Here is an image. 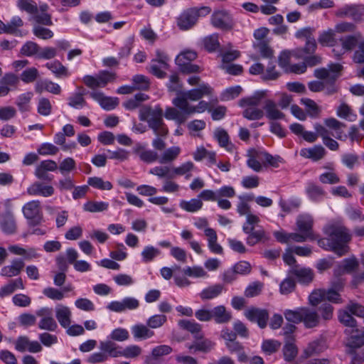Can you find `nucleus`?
<instances>
[{"label": "nucleus", "instance_id": "2f4dec72", "mask_svg": "<svg viewBox=\"0 0 364 364\" xmlns=\"http://www.w3.org/2000/svg\"><path fill=\"white\" fill-rule=\"evenodd\" d=\"M186 346L191 353L196 351L208 353L213 348L214 343L208 339H203V338L196 339L192 344H188Z\"/></svg>", "mask_w": 364, "mask_h": 364}, {"label": "nucleus", "instance_id": "774afa93", "mask_svg": "<svg viewBox=\"0 0 364 364\" xmlns=\"http://www.w3.org/2000/svg\"><path fill=\"white\" fill-rule=\"evenodd\" d=\"M38 70L37 68L32 67L24 70L19 77L25 83H31L34 82L38 77Z\"/></svg>", "mask_w": 364, "mask_h": 364}, {"label": "nucleus", "instance_id": "338daca9", "mask_svg": "<svg viewBox=\"0 0 364 364\" xmlns=\"http://www.w3.org/2000/svg\"><path fill=\"white\" fill-rule=\"evenodd\" d=\"M83 92H76L68 98V105L75 108L80 109L87 106V102L83 97Z\"/></svg>", "mask_w": 364, "mask_h": 364}, {"label": "nucleus", "instance_id": "dca6fc26", "mask_svg": "<svg viewBox=\"0 0 364 364\" xmlns=\"http://www.w3.org/2000/svg\"><path fill=\"white\" fill-rule=\"evenodd\" d=\"M245 317L252 322H257L261 328L267 326L269 313L266 309L252 307L245 312Z\"/></svg>", "mask_w": 364, "mask_h": 364}, {"label": "nucleus", "instance_id": "de8ad7c7", "mask_svg": "<svg viewBox=\"0 0 364 364\" xmlns=\"http://www.w3.org/2000/svg\"><path fill=\"white\" fill-rule=\"evenodd\" d=\"M180 207L187 212L194 213L202 208L203 202L199 197L192 198L190 200H181Z\"/></svg>", "mask_w": 364, "mask_h": 364}, {"label": "nucleus", "instance_id": "2eb2a0df", "mask_svg": "<svg viewBox=\"0 0 364 364\" xmlns=\"http://www.w3.org/2000/svg\"><path fill=\"white\" fill-rule=\"evenodd\" d=\"M19 77L13 73H6L0 78V94L5 97L18 88Z\"/></svg>", "mask_w": 364, "mask_h": 364}, {"label": "nucleus", "instance_id": "473e14b6", "mask_svg": "<svg viewBox=\"0 0 364 364\" xmlns=\"http://www.w3.org/2000/svg\"><path fill=\"white\" fill-rule=\"evenodd\" d=\"M45 66L58 78L67 77L70 75L68 69L58 60L46 63Z\"/></svg>", "mask_w": 364, "mask_h": 364}, {"label": "nucleus", "instance_id": "393cba45", "mask_svg": "<svg viewBox=\"0 0 364 364\" xmlns=\"http://www.w3.org/2000/svg\"><path fill=\"white\" fill-rule=\"evenodd\" d=\"M247 234V243L255 245L258 242H265L269 240V236L262 229H244Z\"/></svg>", "mask_w": 364, "mask_h": 364}, {"label": "nucleus", "instance_id": "7c9ffc66", "mask_svg": "<svg viewBox=\"0 0 364 364\" xmlns=\"http://www.w3.org/2000/svg\"><path fill=\"white\" fill-rule=\"evenodd\" d=\"M55 316L63 328H68L71 323V311L63 305H58L55 308Z\"/></svg>", "mask_w": 364, "mask_h": 364}, {"label": "nucleus", "instance_id": "680f3d73", "mask_svg": "<svg viewBox=\"0 0 364 364\" xmlns=\"http://www.w3.org/2000/svg\"><path fill=\"white\" fill-rule=\"evenodd\" d=\"M302 307L297 308L295 310L287 309L284 312L287 321L294 324L301 323L302 321Z\"/></svg>", "mask_w": 364, "mask_h": 364}, {"label": "nucleus", "instance_id": "49530a36", "mask_svg": "<svg viewBox=\"0 0 364 364\" xmlns=\"http://www.w3.org/2000/svg\"><path fill=\"white\" fill-rule=\"evenodd\" d=\"M348 309L340 310L338 311V319L341 323L348 327V328H355L358 327L357 321L353 317Z\"/></svg>", "mask_w": 364, "mask_h": 364}, {"label": "nucleus", "instance_id": "69168bd1", "mask_svg": "<svg viewBox=\"0 0 364 364\" xmlns=\"http://www.w3.org/2000/svg\"><path fill=\"white\" fill-rule=\"evenodd\" d=\"M301 103L305 106L306 112L311 117H316L319 114L321 109L313 100L302 98Z\"/></svg>", "mask_w": 364, "mask_h": 364}, {"label": "nucleus", "instance_id": "6e6552de", "mask_svg": "<svg viewBox=\"0 0 364 364\" xmlns=\"http://www.w3.org/2000/svg\"><path fill=\"white\" fill-rule=\"evenodd\" d=\"M163 109L160 106H156L148 119L147 124L156 136H166L168 129L163 120Z\"/></svg>", "mask_w": 364, "mask_h": 364}, {"label": "nucleus", "instance_id": "09e8293b", "mask_svg": "<svg viewBox=\"0 0 364 364\" xmlns=\"http://www.w3.org/2000/svg\"><path fill=\"white\" fill-rule=\"evenodd\" d=\"M150 80L144 75H135L132 77V85L135 90L146 91L150 87Z\"/></svg>", "mask_w": 364, "mask_h": 364}, {"label": "nucleus", "instance_id": "6ab92c4d", "mask_svg": "<svg viewBox=\"0 0 364 364\" xmlns=\"http://www.w3.org/2000/svg\"><path fill=\"white\" fill-rule=\"evenodd\" d=\"M299 154L304 159L316 162L325 157L326 151L321 145H315L309 148H302L300 150Z\"/></svg>", "mask_w": 364, "mask_h": 364}, {"label": "nucleus", "instance_id": "ea45409f", "mask_svg": "<svg viewBox=\"0 0 364 364\" xmlns=\"http://www.w3.org/2000/svg\"><path fill=\"white\" fill-rule=\"evenodd\" d=\"M205 235L207 237L208 247L215 254H222L223 247L217 243V234L214 229H205Z\"/></svg>", "mask_w": 364, "mask_h": 364}, {"label": "nucleus", "instance_id": "f257e3e1", "mask_svg": "<svg viewBox=\"0 0 364 364\" xmlns=\"http://www.w3.org/2000/svg\"><path fill=\"white\" fill-rule=\"evenodd\" d=\"M326 233L328 237L321 239H318L313 232V229H299L297 232L294 233L276 231L274 235L277 240L282 243L318 240L320 247L333 251L339 257L348 252V247L346 243L350 240V236L343 229H326Z\"/></svg>", "mask_w": 364, "mask_h": 364}, {"label": "nucleus", "instance_id": "423d86ee", "mask_svg": "<svg viewBox=\"0 0 364 364\" xmlns=\"http://www.w3.org/2000/svg\"><path fill=\"white\" fill-rule=\"evenodd\" d=\"M117 78L115 73L109 70H100L95 75H87L82 78L84 84L90 89L105 87L108 83L113 82Z\"/></svg>", "mask_w": 364, "mask_h": 364}, {"label": "nucleus", "instance_id": "0e129e2a", "mask_svg": "<svg viewBox=\"0 0 364 364\" xmlns=\"http://www.w3.org/2000/svg\"><path fill=\"white\" fill-rule=\"evenodd\" d=\"M296 224V228H313L314 220L311 214L302 213L297 216Z\"/></svg>", "mask_w": 364, "mask_h": 364}, {"label": "nucleus", "instance_id": "864d4df0", "mask_svg": "<svg viewBox=\"0 0 364 364\" xmlns=\"http://www.w3.org/2000/svg\"><path fill=\"white\" fill-rule=\"evenodd\" d=\"M301 204V199L298 198H291L287 200L281 199L279 205L282 211L290 213L292 210H298Z\"/></svg>", "mask_w": 364, "mask_h": 364}, {"label": "nucleus", "instance_id": "bf43d9fd", "mask_svg": "<svg viewBox=\"0 0 364 364\" xmlns=\"http://www.w3.org/2000/svg\"><path fill=\"white\" fill-rule=\"evenodd\" d=\"M255 48L260 53L262 57L268 58L269 60L274 59V50L266 41H259L257 43L255 44Z\"/></svg>", "mask_w": 364, "mask_h": 364}, {"label": "nucleus", "instance_id": "5fc2aeb1", "mask_svg": "<svg viewBox=\"0 0 364 364\" xmlns=\"http://www.w3.org/2000/svg\"><path fill=\"white\" fill-rule=\"evenodd\" d=\"M264 97L263 93H256L253 96L244 97L240 100L239 105L242 107H257Z\"/></svg>", "mask_w": 364, "mask_h": 364}, {"label": "nucleus", "instance_id": "4be33fe9", "mask_svg": "<svg viewBox=\"0 0 364 364\" xmlns=\"http://www.w3.org/2000/svg\"><path fill=\"white\" fill-rule=\"evenodd\" d=\"M213 136L219 146L224 148L228 152H232L235 150V145L231 142L228 133L223 128L218 127L215 129Z\"/></svg>", "mask_w": 364, "mask_h": 364}, {"label": "nucleus", "instance_id": "c03bdc74", "mask_svg": "<svg viewBox=\"0 0 364 364\" xmlns=\"http://www.w3.org/2000/svg\"><path fill=\"white\" fill-rule=\"evenodd\" d=\"M295 341H284V345L282 348L284 358L287 362H291L295 359L298 354V348L294 343Z\"/></svg>", "mask_w": 364, "mask_h": 364}, {"label": "nucleus", "instance_id": "bb28decb", "mask_svg": "<svg viewBox=\"0 0 364 364\" xmlns=\"http://www.w3.org/2000/svg\"><path fill=\"white\" fill-rule=\"evenodd\" d=\"M212 319L217 323H227L232 319V314L223 306H218L211 310Z\"/></svg>", "mask_w": 364, "mask_h": 364}, {"label": "nucleus", "instance_id": "a18cd8bd", "mask_svg": "<svg viewBox=\"0 0 364 364\" xmlns=\"http://www.w3.org/2000/svg\"><path fill=\"white\" fill-rule=\"evenodd\" d=\"M336 31L333 29H328L327 31H322L318 36V41L320 44L324 46H334L336 43ZM337 50L341 48L336 47Z\"/></svg>", "mask_w": 364, "mask_h": 364}, {"label": "nucleus", "instance_id": "4c0bfd02", "mask_svg": "<svg viewBox=\"0 0 364 364\" xmlns=\"http://www.w3.org/2000/svg\"><path fill=\"white\" fill-rule=\"evenodd\" d=\"M43 90L54 95H59L61 92V88L58 84L53 82L51 80H45L36 85V91L37 92L41 93Z\"/></svg>", "mask_w": 364, "mask_h": 364}, {"label": "nucleus", "instance_id": "7ed1b4c3", "mask_svg": "<svg viewBox=\"0 0 364 364\" xmlns=\"http://www.w3.org/2000/svg\"><path fill=\"white\" fill-rule=\"evenodd\" d=\"M247 165L249 168L255 172H259L262 169V164L264 166H272L277 168L279 164L283 161L282 158L279 156H273L264 151H259L251 149L247 151Z\"/></svg>", "mask_w": 364, "mask_h": 364}, {"label": "nucleus", "instance_id": "c85d7f7f", "mask_svg": "<svg viewBox=\"0 0 364 364\" xmlns=\"http://www.w3.org/2000/svg\"><path fill=\"white\" fill-rule=\"evenodd\" d=\"M100 349L107 355V358H117L122 356V348L112 341H101Z\"/></svg>", "mask_w": 364, "mask_h": 364}, {"label": "nucleus", "instance_id": "e433bc0d", "mask_svg": "<svg viewBox=\"0 0 364 364\" xmlns=\"http://www.w3.org/2000/svg\"><path fill=\"white\" fill-rule=\"evenodd\" d=\"M178 325L181 328L195 334L196 339L203 338V335L201 333V326L194 321L181 320L178 322Z\"/></svg>", "mask_w": 364, "mask_h": 364}, {"label": "nucleus", "instance_id": "f8f14e48", "mask_svg": "<svg viewBox=\"0 0 364 364\" xmlns=\"http://www.w3.org/2000/svg\"><path fill=\"white\" fill-rule=\"evenodd\" d=\"M57 169L58 164L55 161L51 159L43 160L36 166L34 175L39 180L50 182L53 176L48 172L55 171Z\"/></svg>", "mask_w": 364, "mask_h": 364}, {"label": "nucleus", "instance_id": "f3484780", "mask_svg": "<svg viewBox=\"0 0 364 364\" xmlns=\"http://www.w3.org/2000/svg\"><path fill=\"white\" fill-rule=\"evenodd\" d=\"M302 321L305 328H313L318 326L321 323V316L318 311L312 308L302 307Z\"/></svg>", "mask_w": 364, "mask_h": 364}, {"label": "nucleus", "instance_id": "8fccbe9b", "mask_svg": "<svg viewBox=\"0 0 364 364\" xmlns=\"http://www.w3.org/2000/svg\"><path fill=\"white\" fill-rule=\"evenodd\" d=\"M223 289L222 284H215L203 289L200 294L203 300L212 299L220 295Z\"/></svg>", "mask_w": 364, "mask_h": 364}, {"label": "nucleus", "instance_id": "20e7f679", "mask_svg": "<svg viewBox=\"0 0 364 364\" xmlns=\"http://www.w3.org/2000/svg\"><path fill=\"white\" fill-rule=\"evenodd\" d=\"M213 88L207 83H202L198 88L188 91L180 92L177 97L172 100L173 105L179 110L183 111L191 106L188 100L197 101L203 96H208L212 94Z\"/></svg>", "mask_w": 364, "mask_h": 364}, {"label": "nucleus", "instance_id": "5701e85b", "mask_svg": "<svg viewBox=\"0 0 364 364\" xmlns=\"http://www.w3.org/2000/svg\"><path fill=\"white\" fill-rule=\"evenodd\" d=\"M27 193L30 196H42L43 197H49L54 193V188L51 186L44 185L40 182H36L27 188Z\"/></svg>", "mask_w": 364, "mask_h": 364}, {"label": "nucleus", "instance_id": "f03ea898", "mask_svg": "<svg viewBox=\"0 0 364 364\" xmlns=\"http://www.w3.org/2000/svg\"><path fill=\"white\" fill-rule=\"evenodd\" d=\"M341 48H333L332 51L337 58L346 53L351 52L355 47L353 55V60L355 63H364V36L360 32H355L352 35H347L340 38Z\"/></svg>", "mask_w": 364, "mask_h": 364}, {"label": "nucleus", "instance_id": "1a4fd4ad", "mask_svg": "<svg viewBox=\"0 0 364 364\" xmlns=\"http://www.w3.org/2000/svg\"><path fill=\"white\" fill-rule=\"evenodd\" d=\"M344 332L348 336L346 343L347 353L353 354L355 349L364 345V327L346 328Z\"/></svg>", "mask_w": 364, "mask_h": 364}, {"label": "nucleus", "instance_id": "4468645a", "mask_svg": "<svg viewBox=\"0 0 364 364\" xmlns=\"http://www.w3.org/2000/svg\"><path fill=\"white\" fill-rule=\"evenodd\" d=\"M314 75L328 85L326 86V95H333L337 92L336 74H332L327 68H322L316 69Z\"/></svg>", "mask_w": 364, "mask_h": 364}, {"label": "nucleus", "instance_id": "0eeeda50", "mask_svg": "<svg viewBox=\"0 0 364 364\" xmlns=\"http://www.w3.org/2000/svg\"><path fill=\"white\" fill-rule=\"evenodd\" d=\"M197 58V53L193 50H186L181 53L176 58V64L178 66L180 71L185 74L199 73L200 68L192 61Z\"/></svg>", "mask_w": 364, "mask_h": 364}, {"label": "nucleus", "instance_id": "3c124183", "mask_svg": "<svg viewBox=\"0 0 364 364\" xmlns=\"http://www.w3.org/2000/svg\"><path fill=\"white\" fill-rule=\"evenodd\" d=\"M150 174L156 176L159 178H173L172 168L166 166H158L149 171Z\"/></svg>", "mask_w": 364, "mask_h": 364}, {"label": "nucleus", "instance_id": "72a5a7b5", "mask_svg": "<svg viewBox=\"0 0 364 364\" xmlns=\"http://www.w3.org/2000/svg\"><path fill=\"white\" fill-rule=\"evenodd\" d=\"M306 193L310 200L313 201H320L326 195V192L322 187L313 182H309L306 188Z\"/></svg>", "mask_w": 364, "mask_h": 364}, {"label": "nucleus", "instance_id": "ddd939ff", "mask_svg": "<svg viewBox=\"0 0 364 364\" xmlns=\"http://www.w3.org/2000/svg\"><path fill=\"white\" fill-rule=\"evenodd\" d=\"M36 316L41 317L38 322V328L41 330L55 331L58 324L53 317V310L48 307H43L36 312Z\"/></svg>", "mask_w": 364, "mask_h": 364}, {"label": "nucleus", "instance_id": "e2e57ef3", "mask_svg": "<svg viewBox=\"0 0 364 364\" xmlns=\"http://www.w3.org/2000/svg\"><path fill=\"white\" fill-rule=\"evenodd\" d=\"M203 43L205 49L208 52H213L216 50L220 46L218 35L214 33L205 37L203 39Z\"/></svg>", "mask_w": 364, "mask_h": 364}, {"label": "nucleus", "instance_id": "58836bf2", "mask_svg": "<svg viewBox=\"0 0 364 364\" xmlns=\"http://www.w3.org/2000/svg\"><path fill=\"white\" fill-rule=\"evenodd\" d=\"M195 169V165L192 161H186L177 167H172L173 178L176 176H184L186 179L192 176L191 172Z\"/></svg>", "mask_w": 364, "mask_h": 364}, {"label": "nucleus", "instance_id": "aec40b11", "mask_svg": "<svg viewBox=\"0 0 364 364\" xmlns=\"http://www.w3.org/2000/svg\"><path fill=\"white\" fill-rule=\"evenodd\" d=\"M133 153L136 154L139 159L146 164H152L159 162L158 153L151 149H146L141 144H137L133 148Z\"/></svg>", "mask_w": 364, "mask_h": 364}, {"label": "nucleus", "instance_id": "a19ab883", "mask_svg": "<svg viewBox=\"0 0 364 364\" xmlns=\"http://www.w3.org/2000/svg\"><path fill=\"white\" fill-rule=\"evenodd\" d=\"M164 117L167 119L174 120L176 123L181 124L186 122L188 114L181 110L179 111L176 108L168 107L165 110Z\"/></svg>", "mask_w": 364, "mask_h": 364}, {"label": "nucleus", "instance_id": "052dcab7", "mask_svg": "<svg viewBox=\"0 0 364 364\" xmlns=\"http://www.w3.org/2000/svg\"><path fill=\"white\" fill-rule=\"evenodd\" d=\"M317 48L315 38L306 41V44L302 48H297L295 54L298 58H304V54L310 55L315 52Z\"/></svg>", "mask_w": 364, "mask_h": 364}, {"label": "nucleus", "instance_id": "b1692460", "mask_svg": "<svg viewBox=\"0 0 364 364\" xmlns=\"http://www.w3.org/2000/svg\"><path fill=\"white\" fill-rule=\"evenodd\" d=\"M289 273L295 276L300 283L309 284L314 279L313 271L309 268L300 267L295 265L289 271Z\"/></svg>", "mask_w": 364, "mask_h": 364}, {"label": "nucleus", "instance_id": "c9c22d12", "mask_svg": "<svg viewBox=\"0 0 364 364\" xmlns=\"http://www.w3.org/2000/svg\"><path fill=\"white\" fill-rule=\"evenodd\" d=\"M359 263L355 257L343 259V264L338 265L336 269V274L350 273L358 268Z\"/></svg>", "mask_w": 364, "mask_h": 364}, {"label": "nucleus", "instance_id": "603ef678", "mask_svg": "<svg viewBox=\"0 0 364 364\" xmlns=\"http://www.w3.org/2000/svg\"><path fill=\"white\" fill-rule=\"evenodd\" d=\"M40 50V46L36 42L28 41L22 46L20 53L21 55L26 57L36 55L38 58Z\"/></svg>", "mask_w": 364, "mask_h": 364}, {"label": "nucleus", "instance_id": "a878e982", "mask_svg": "<svg viewBox=\"0 0 364 364\" xmlns=\"http://www.w3.org/2000/svg\"><path fill=\"white\" fill-rule=\"evenodd\" d=\"M181 149L178 146H173L164 149L161 155H159V163L160 164H171L180 155Z\"/></svg>", "mask_w": 364, "mask_h": 364}, {"label": "nucleus", "instance_id": "39448f33", "mask_svg": "<svg viewBox=\"0 0 364 364\" xmlns=\"http://www.w3.org/2000/svg\"><path fill=\"white\" fill-rule=\"evenodd\" d=\"M210 12L209 7L189 8L184 10L177 18L176 23L178 27L182 31H187L193 28L197 23L200 14L206 15Z\"/></svg>", "mask_w": 364, "mask_h": 364}, {"label": "nucleus", "instance_id": "f704fd0d", "mask_svg": "<svg viewBox=\"0 0 364 364\" xmlns=\"http://www.w3.org/2000/svg\"><path fill=\"white\" fill-rule=\"evenodd\" d=\"M25 287L21 278L11 279L0 289V296L4 297L14 293L16 289H24Z\"/></svg>", "mask_w": 364, "mask_h": 364}, {"label": "nucleus", "instance_id": "9b49d317", "mask_svg": "<svg viewBox=\"0 0 364 364\" xmlns=\"http://www.w3.org/2000/svg\"><path fill=\"white\" fill-rule=\"evenodd\" d=\"M24 217L33 225L38 224L43 217L39 200H35L26 203L22 208Z\"/></svg>", "mask_w": 364, "mask_h": 364}, {"label": "nucleus", "instance_id": "6e6d98bb", "mask_svg": "<svg viewBox=\"0 0 364 364\" xmlns=\"http://www.w3.org/2000/svg\"><path fill=\"white\" fill-rule=\"evenodd\" d=\"M87 184L88 186H92L94 188H97L99 190H107L109 191L112 188V184L107 181H105L103 179L100 177H90L87 179Z\"/></svg>", "mask_w": 364, "mask_h": 364}, {"label": "nucleus", "instance_id": "4d7b16f0", "mask_svg": "<svg viewBox=\"0 0 364 364\" xmlns=\"http://www.w3.org/2000/svg\"><path fill=\"white\" fill-rule=\"evenodd\" d=\"M281 345L282 343L278 341L267 339L262 342L261 348L264 354L270 355L277 352Z\"/></svg>", "mask_w": 364, "mask_h": 364}, {"label": "nucleus", "instance_id": "412c9836", "mask_svg": "<svg viewBox=\"0 0 364 364\" xmlns=\"http://www.w3.org/2000/svg\"><path fill=\"white\" fill-rule=\"evenodd\" d=\"M172 352V348L168 345H161L154 348L151 353L145 357V364H160V358Z\"/></svg>", "mask_w": 364, "mask_h": 364}, {"label": "nucleus", "instance_id": "cd10ccee", "mask_svg": "<svg viewBox=\"0 0 364 364\" xmlns=\"http://www.w3.org/2000/svg\"><path fill=\"white\" fill-rule=\"evenodd\" d=\"M24 267V262L21 259L12 261L11 265L4 267L1 270V275L6 277L17 276Z\"/></svg>", "mask_w": 364, "mask_h": 364}, {"label": "nucleus", "instance_id": "9d476101", "mask_svg": "<svg viewBox=\"0 0 364 364\" xmlns=\"http://www.w3.org/2000/svg\"><path fill=\"white\" fill-rule=\"evenodd\" d=\"M211 24L216 28L230 30L234 26L232 16L226 10L214 11L210 18Z\"/></svg>", "mask_w": 364, "mask_h": 364}, {"label": "nucleus", "instance_id": "13d9d810", "mask_svg": "<svg viewBox=\"0 0 364 364\" xmlns=\"http://www.w3.org/2000/svg\"><path fill=\"white\" fill-rule=\"evenodd\" d=\"M108 207L109 204L103 201H88L83 205V209L90 213L102 212Z\"/></svg>", "mask_w": 364, "mask_h": 364}, {"label": "nucleus", "instance_id": "37998d69", "mask_svg": "<svg viewBox=\"0 0 364 364\" xmlns=\"http://www.w3.org/2000/svg\"><path fill=\"white\" fill-rule=\"evenodd\" d=\"M132 333L135 338L147 339L154 335V332L149 329V326L143 324H137L132 328Z\"/></svg>", "mask_w": 364, "mask_h": 364}, {"label": "nucleus", "instance_id": "a211bd4d", "mask_svg": "<svg viewBox=\"0 0 364 364\" xmlns=\"http://www.w3.org/2000/svg\"><path fill=\"white\" fill-rule=\"evenodd\" d=\"M90 97L97 101L105 110L114 109L119 104L117 97H107L100 91H92L90 93Z\"/></svg>", "mask_w": 364, "mask_h": 364}, {"label": "nucleus", "instance_id": "c756f323", "mask_svg": "<svg viewBox=\"0 0 364 364\" xmlns=\"http://www.w3.org/2000/svg\"><path fill=\"white\" fill-rule=\"evenodd\" d=\"M264 109L266 117L269 120L282 119L285 117V114L277 108V104L273 100H267L265 102Z\"/></svg>", "mask_w": 364, "mask_h": 364}, {"label": "nucleus", "instance_id": "79ce46f5", "mask_svg": "<svg viewBox=\"0 0 364 364\" xmlns=\"http://www.w3.org/2000/svg\"><path fill=\"white\" fill-rule=\"evenodd\" d=\"M33 96L32 92H26L18 95L16 100V105L21 112H27L31 110L30 102Z\"/></svg>", "mask_w": 364, "mask_h": 364}]
</instances>
